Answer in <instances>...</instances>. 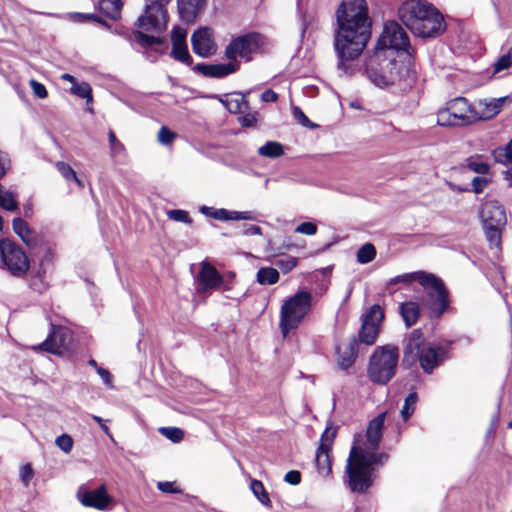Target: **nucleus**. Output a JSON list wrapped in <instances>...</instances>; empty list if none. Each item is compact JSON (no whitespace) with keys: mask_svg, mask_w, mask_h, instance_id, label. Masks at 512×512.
Returning <instances> with one entry per match:
<instances>
[{"mask_svg":"<svg viewBox=\"0 0 512 512\" xmlns=\"http://www.w3.org/2000/svg\"><path fill=\"white\" fill-rule=\"evenodd\" d=\"M335 16L338 68L347 71L346 63L357 59L371 38L372 20L366 0H341Z\"/></svg>","mask_w":512,"mask_h":512,"instance_id":"1","label":"nucleus"},{"mask_svg":"<svg viewBox=\"0 0 512 512\" xmlns=\"http://www.w3.org/2000/svg\"><path fill=\"white\" fill-rule=\"evenodd\" d=\"M385 413L374 417L366 429V444L362 447L354 441L347 459L345 473L346 484L351 492L366 493L374 484L379 466L388 461L389 455L377 452L383 436Z\"/></svg>","mask_w":512,"mask_h":512,"instance_id":"2","label":"nucleus"},{"mask_svg":"<svg viewBox=\"0 0 512 512\" xmlns=\"http://www.w3.org/2000/svg\"><path fill=\"white\" fill-rule=\"evenodd\" d=\"M401 23L416 37L436 38L446 30L442 13L424 0H406L398 8Z\"/></svg>","mask_w":512,"mask_h":512,"instance_id":"3","label":"nucleus"},{"mask_svg":"<svg viewBox=\"0 0 512 512\" xmlns=\"http://www.w3.org/2000/svg\"><path fill=\"white\" fill-rule=\"evenodd\" d=\"M413 282H417L426 293L423 305L429 310L430 317L440 319L444 313L451 309L450 292L444 281L433 273L424 270L404 273L391 278L387 285L391 286L400 283L409 285Z\"/></svg>","mask_w":512,"mask_h":512,"instance_id":"4","label":"nucleus"},{"mask_svg":"<svg viewBox=\"0 0 512 512\" xmlns=\"http://www.w3.org/2000/svg\"><path fill=\"white\" fill-rule=\"evenodd\" d=\"M447 358V350L436 344H427L421 329H414L403 348L401 367L411 369L419 363L425 374H432Z\"/></svg>","mask_w":512,"mask_h":512,"instance_id":"5","label":"nucleus"},{"mask_svg":"<svg viewBox=\"0 0 512 512\" xmlns=\"http://www.w3.org/2000/svg\"><path fill=\"white\" fill-rule=\"evenodd\" d=\"M169 15L167 9L158 3L146 4L144 13L134 22L131 36L143 49H156V46L166 44L164 33L167 30Z\"/></svg>","mask_w":512,"mask_h":512,"instance_id":"6","label":"nucleus"},{"mask_svg":"<svg viewBox=\"0 0 512 512\" xmlns=\"http://www.w3.org/2000/svg\"><path fill=\"white\" fill-rule=\"evenodd\" d=\"M399 363V348L386 344L375 348L369 357L367 377L376 385L388 384L396 375Z\"/></svg>","mask_w":512,"mask_h":512,"instance_id":"7","label":"nucleus"},{"mask_svg":"<svg viewBox=\"0 0 512 512\" xmlns=\"http://www.w3.org/2000/svg\"><path fill=\"white\" fill-rule=\"evenodd\" d=\"M480 220L490 250L502 251V234L507 225L504 206L497 200H486L480 209Z\"/></svg>","mask_w":512,"mask_h":512,"instance_id":"8","label":"nucleus"},{"mask_svg":"<svg viewBox=\"0 0 512 512\" xmlns=\"http://www.w3.org/2000/svg\"><path fill=\"white\" fill-rule=\"evenodd\" d=\"M267 46L268 38L260 32L252 31L232 38L225 47L224 55L231 62H239L238 58L251 62L255 56L263 55Z\"/></svg>","mask_w":512,"mask_h":512,"instance_id":"9","label":"nucleus"},{"mask_svg":"<svg viewBox=\"0 0 512 512\" xmlns=\"http://www.w3.org/2000/svg\"><path fill=\"white\" fill-rule=\"evenodd\" d=\"M311 292L300 290L290 296L282 305L279 326L283 337L299 327L312 308Z\"/></svg>","mask_w":512,"mask_h":512,"instance_id":"10","label":"nucleus"},{"mask_svg":"<svg viewBox=\"0 0 512 512\" xmlns=\"http://www.w3.org/2000/svg\"><path fill=\"white\" fill-rule=\"evenodd\" d=\"M377 59V55H367L365 59L366 75L371 80V82L377 86L384 87L395 85L401 82L405 75L409 72L403 62L385 54V58H383L385 71L383 74H376L373 67L379 65Z\"/></svg>","mask_w":512,"mask_h":512,"instance_id":"11","label":"nucleus"},{"mask_svg":"<svg viewBox=\"0 0 512 512\" xmlns=\"http://www.w3.org/2000/svg\"><path fill=\"white\" fill-rule=\"evenodd\" d=\"M474 123L472 105L464 97H456L446 102L437 113V124L443 127H460Z\"/></svg>","mask_w":512,"mask_h":512,"instance_id":"12","label":"nucleus"},{"mask_svg":"<svg viewBox=\"0 0 512 512\" xmlns=\"http://www.w3.org/2000/svg\"><path fill=\"white\" fill-rule=\"evenodd\" d=\"M0 258L4 268L16 278H23L30 269V261L25 251L10 239L0 240Z\"/></svg>","mask_w":512,"mask_h":512,"instance_id":"13","label":"nucleus"},{"mask_svg":"<svg viewBox=\"0 0 512 512\" xmlns=\"http://www.w3.org/2000/svg\"><path fill=\"white\" fill-rule=\"evenodd\" d=\"M338 427L327 426L322 433L316 450L315 463L318 473L329 476L332 473V448Z\"/></svg>","mask_w":512,"mask_h":512,"instance_id":"14","label":"nucleus"},{"mask_svg":"<svg viewBox=\"0 0 512 512\" xmlns=\"http://www.w3.org/2000/svg\"><path fill=\"white\" fill-rule=\"evenodd\" d=\"M409 48H411L409 37L396 22L384 26L383 33L375 46V49L387 52L389 49L407 51Z\"/></svg>","mask_w":512,"mask_h":512,"instance_id":"15","label":"nucleus"},{"mask_svg":"<svg viewBox=\"0 0 512 512\" xmlns=\"http://www.w3.org/2000/svg\"><path fill=\"white\" fill-rule=\"evenodd\" d=\"M71 338L70 330L62 325H50V331L46 339L31 349L34 352H47L54 355H61L67 347Z\"/></svg>","mask_w":512,"mask_h":512,"instance_id":"16","label":"nucleus"},{"mask_svg":"<svg viewBox=\"0 0 512 512\" xmlns=\"http://www.w3.org/2000/svg\"><path fill=\"white\" fill-rule=\"evenodd\" d=\"M193 52L203 58L213 56L217 51L213 30L209 27H200L191 36Z\"/></svg>","mask_w":512,"mask_h":512,"instance_id":"17","label":"nucleus"},{"mask_svg":"<svg viewBox=\"0 0 512 512\" xmlns=\"http://www.w3.org/2000/svg\"><path fill=\"white\" fill-rule=\"evenodd\" d=\"M187 31L181 27H174L171 31L172 49L170 56L188 67L193 66V58L189 53L187 46Z\"/></svg>","mask_w":512,"mask_h":512,"instance_id":"18","label":"nucleus"},{"mask_svg":"<svg viewBox=\"0 0 512 512\" xmlns=\"http://www.w3.org/2000/svg\"><path fill=\"white\" fill-rule=\"evenodd\" d=\"M77 497L83 506L97 510H105L112 501L104 484L94 490H83L81 488L77 492Z\"/></svg>","mask_w":512,"mask_h":512,"instance_id":"19","label":"nucleus"},{"mask_svg":"<svg viewBox=\"0 0 512 512\" xmlns=\"http://www.w3.org/2000/svg\"><path fill=\"white\" fill-rule=\"evenodd\" d=\"M240 69V62H227L219 64L197 63L192 66V71L206 78L221 79Z\"/></svg>","mask_w":512,"mask_h":512,"instance_id":"20","label":"nucleus"},{"mask_svg":"<svg viewBox=\"0 0 512 512\" xmlns=\"http://www.w3.org/2000/svg\"><path fill=\"white\" fill-rule=\"evenodd\" d=\"M197 280L198 292L205 293L209 290L220 288V286L223 284L224 278L215 266L207 261H203L201 263V268L198 273Z\"/></svg>","mask_w":512,"mask_h":512,"instance_id":"21","label":"nucleus"},{"mask_svg":"<svg viewBox=\"0 0 512 512\" xmlns=\"http://www.w3.org/2000/svg\"><path fill=\"white\" fill-rule=\"evenodd\" d=\"M506 97L498 99H479L472 105V114L474 122L479 120H489L495 117L502 109Z\"/></svg>","mask_w":512,"mask_h":512,"instance_id":"22","label":"nucleus"},{"mask_svg":"<svg viewBox=\"0 0 512 512\" xmlns=\"http://www.w3.org/2000/svg\"><path fill=\"white\" fill-rule=\"evenodd\" d=\"M206 5V0H177L178 13L187 24L194 23Z\"/></svg>","mask_w":512,"mask_h":512,"instance_id":"23","label":"nucleus"},{"mask_svg":"<svg viewBox=\"0 0 512 512\" xmlns=\"http://www.w3.org/2000/svg\"><path fill=\"white\" fill-rule=\"evenodd\" d=\"M359 352L357 337L353 336L347 346L341 350L337 347L338 359L337 363L340 369L347 370L353 366Z\"/></svg>","mask_w":512,"mask_h":512,"instance_id":"24","label":"nucleus"},{"mask_svg":"<svg viewBox=\"0 0 512 512\" xmlns=\"http://www.w3.org/2000/svg\"><path fill=\"white\" fill-rule=\"evenodd\" d=\"M123 5L122 0H98L96 8L110 20L118 21L121 19Z\"/></svg>","mask_w":512,"mask_h":512,"instance_id":"25","label":"nucleus"},{"mask_svg":"<svg viewBox=\"0 0 512 512\" xmlns=\"http://www.w3.org/2000/svg\"><path fill=\"white\" fill-rule=\"evenodd\" d=\"M399 313L406 327H411L419 320L421 308L419 303L416 301H405L400 304Z\"/></svg>","mask_w":512,"mask_h":512,"instance_id":"26","label":"nucleus"},{"mask_svg":"<svg viewBox=\"0 0 512 512\" xmlns=\"http://www.w3.org/2000/svg\"><path fill=\"white\" fill-rule=\"evenodd\" d=\"M29 287L38 294H43L48 290L49 282L46 279L43 260H41L39 267L31 273Z\"/></svg>","mask_w":512,"mask_h":512,"instance_id":"27","label":"nucleus"},{"mask_svg":"<svg viewBox=\"0 0 512 512\" xmlns=\"http://www.w3.org/2000/svg\"><path fill=\"white\" fill-rule=\"evenodd\" d=\"M12 227L15 234H17L27 246L31 247L36 243L35 232L21 217L13 219Z\"/></svg>","mask_w":512,"mask_h":512,"instance_id":"28","label":"nucleus"},{"mask_svg":"<svg viewBox=\"0 0 512 512\" xmlns=\"http://www.w3.org/2000/svg\"><path fill=\"white\" fill-rule=\"evenodd\" d=\"M380 333V327L377 323L362 322L358 332V343L373 345Z\"/></svg>","mask_w":512,"mask_h":512,"instance_id":"29","label":"nucleus"},{"mask_svg":"<svg viewBox=\"0 0 512 512\" xmlns=\"http://www.w3.org/2000/svg\"><path fill=\"white\" fill-rule=\"evenodd\" d=\"M68 17L72 22H75V23L93 22V23H96V24L106 28V29H109L111 27L110 24L105 19H103L102 17H100L94 13L74 12V13H70L68 15Z\"/></svg>","mask_w":512,"mask_h":512,"instance_id":"30","label":"nucleus"},{"mask_svg":"<svg viewBox=\"0 0 512 512\" xmlns=\"http://www.w3.org/2000/svg\"><path fill=\"white\" fill-rule=\"evenodd\" d=\"M280 275L273 267H261L257 271L256 280L261 285H273L279 281Z\"/></svg>","mask_w":512,"mask_h":512,"instance_id":"31","label":"nucleus"},{"mask_svg":"<svg viewBox=\"0 0 512 512\" xmlns=\"http://www.w3.org/2000/svg\"><path fill=\"white\" fill-rule=\"evenodd\" d=\"M492 157L497 163L503 165L512 164V139L505 146L496 147L492 151Z\"/></svg>","mask_w":512,"mask_h":512,"instance_id":"32","label":"nucleus"},{"mask_svg":"<svg viewBox=\"0 0 512 512\" xmlns=\"http://www.w3.org/2000/svg\"><path fill=\"white\" fill-rule=\"evenodd\" d=\"M250 488L254 494V496L266 507L271 508L272 502L270 500L269 494L263 484L262 481L257 479H252L250 482Z\"/></svg>","mask_w":512,"mask_h":512,"instance_id":"33","label":"nucleus"},{"mask_svg":"<svg viewBox=\"0 0 512 512\" xmlns=\"http://www.w3.org/2000/svg\"><path fill=\"white\" fill-rule=\"evenodd\" d=\"M258 153L264 157L277 158L284 154V149L281 143L268 141L258 149Z\"/></svg>","mask_w":512,"mask_h":512,"instance_id":"34","label":"nucleus"},{"mask_svg":"<svg viewBox=\"0 0 512 512\" xmlns=\"http://www.w3.org/2000/svg\"><path fill=\"white\" fill-rule=\"evenodd\" d=\"M239 98L232 99L231 101H223L227 110L233 114H242L249 110L250 105L244 95L239 94Z\"/></svg>","mask_w":512,"mask_h":512,"instance_id":"35","label":"nucleus"},{"mask_svg":"<svg viewBox=\"0 0 512 512\" xmlns=\"http://www.w3.org/2000/svg\"><path fill=\"white\" fill-rule=\"evenodd\" d=\"M483 155H473L467 158V167L469 170L480 174V175H486L489 173L490 166L482 161Z\"/></svg>","mask_w":512,"mask_h":512,"instance_id":"36","label":"nucleus"},{"mask_svg":"<svg viewBox=\"0 0 512 512\" xmlns=\"http://www.w3.org/2000/svg\"><path fill=\"white\" fill-rule=\"evenodd\" d=\"M418 401V394L416 391H411L404 400V404L400 411L401 417L407 421L414 413Z\"/></svg>","mask_w":512,"mask_h":512,"instance_id":"37","label":"nucleus"},{"mask_svg":"<svg viewBox=\"0 0 512 512\" xmlns=\"http://www.w3.org/2000/svg\"><path fill=\"white\" fill-rule=\"evenodd\" d=\"M384 310L378 304L372 305L362 316V322L377 323L379 327L384 320Z\"/></svg>","mask_w":512,"mask_h":512,"instance_id":"38","label":"nucleus"},{"mask_svg":"<svg viewBox=\"0 0 512 512\" xmlns=\"http://www.w3.org/2000/svg\"><path fill=\"white\" fill-rule=\"evenodd\" d=\"M377 255L375 246L372 243H366L360 247L357 252V261L361 264L372 262Z\"/></svg>","mask_w":512,"mask_h":512,"instance_id":"39","label":"nucleus"},{"mask_svg":"<svg viewBox=\"0 0 512 512\" xmlns=\"http://www.w3.org/2000/svg\"><path fill=\"white\" fill-rule=\"evenodd\" d=\"M71 92L82 99H86L87 103L93 101L92 88L87 82L74 83Z\"/></svg>","mask_w":512,"mask_h":512,"instance_id":"40","label":"nucleus"},{"mask_svg":"<svg viewBox=\"0 0 512 512\" xmlns=\"http://www.w3.org/2000/svg\"><path fill=\"white\" fill-rule=\"evenodd\" d=\"M0 207L8 210L14 211L18 209V203L14 197V195L9 191H4L2 185L0 184Z\"/></svg>","mask_w":512,"mask_h":512,"instance_id":"41","label":"nucleus"},{"mask_svg":"<svg viewBox=\"0 0 512 512\" xmlns=\"http://www.w3.org/2000/svg\"><path fill=\"white\" fill-rule=\"evenodd\" d=\"M201 213L216 220L227 221L231 218V211L224 208L215 209L212 207L203 206L200 209Z\"/></svg>","mask_w":512,"mask_h":512,"instance_id":"42","label":"nucleus"},{"mask_svg":"<svg viewBox=\"0 0 512 512\" xmlns=\"http://www.w3.org/2000/svg\"><path fill=\"white\" fill-rule=\"evenodd\" d=\"M292 114L295 120L301 124L303 127L308 129H315L318 128L319 125L312 122L306 114L303 112V110L299 106H293L292 107Z\"/></svg>","mask_w":512,"mask_h":512,"instance_id":"43","label":"nucleus"},{"mask_svg":"<svg viewBox=\"0 0 512 512\" xmlns=\"http://www.w3.org/2000/svg\"><path fill=\"white\" fill-rule=\"evenodd\" d=\"M167 217L173 221L191 225L193 223L189 213L181 209H172L167 211Z\"/></svg>","mask_w":512,"mask_h":512,"instance_id":"44","label":"nucleus"},{"mask_svg":"<svg viewBox=\"0 0 512 512\" xmlns=\"http://www.w3.org/2000/svg\"><path fill=\"white\" fill-rule=\"evenodd\" d=\"M258 115L259 113L257 111L254 112H244L241 114V116L238 117V122L242 127L245 128H255L258 122Z\"/></svg>","mask_w":512,"mask_h":512,"instance_id":"45","label":"nucleus"},{"mask_svg":"<svg viewBox=\"0 0 512 512\" xmlns=\"http://www.w3.org/2000/svg\"><path fill=\"white\" fill-rule=\"evenodd\" d=\"M298 264V259L294 256H288L283 259H278L275 262V265L282 271V273L287 274L292 271Z\"/></svg>","mask_w":512,"mask_h":512,"instance_id":"46","label":"nucleus"},{"mask_svg":"<svg viewBox=\"0 0 512 512\" xmlns=\"http://www.w3.org/2000/svg\"><path fill=\"white\" fill-rule=\"evenodd\" d=\"M177 138V134L166 126H162L158 131L157 139L162 145H171Z\"/></svg>","mask_w":512,"mask_h":512,"instance_id":"47","label":"nucleus"},{"mask_svg":"<svg viewBox=\"0 0 512 512\" xmlns=\"http://www.w3.org/2000/svg\"><path fill=\"white\" fill-rule=\"evenodd\" d=\"M161 433L174 443H178L184 438L183 430L177 427L162 428Z\"/></svg>","mask_w":512,"mask_h":512,"instance_id":"48","label":"nucleus"},{"mask_svg":"<svg viewBox=\"0 0 512 512\" xmlns=\"http://www.w3.org/2000/svg\"><path fill=\"white\" fill-rule=\"evenodd\" d=\"M56 169L61 174V176L67 180L70 181L71 178H75V170L70 166V164L64 162V161H58L56 163Z\"/></svg>","mask_w":512,"mask_h":512,"instance_id":"49","label":"nucleus"},{"mask_svg":"<svg viewBox=\"0 0 512 512\" xmlns=\"http://www.w3.org/2000/svg\"><path fill=\"white\" fill-rule=\"evenodd\" d=\"M109 146L114 154H120L125 151L124 145L117 139L115 132L112 129L108 131Z\"/></svg>","mask_w":512,"mask_h":512,"instance_id":"50","label":"nucleus"},{"mask_svg":"<svg viewBox=\"0 0 512 512\" xmlns=\"http://www.w3.org/2000/svg\"><path fill=\"white\" fill-rule=\"evenodd\" d=\"M56 445L65 453H69L73 448V439L68 434H62L56 438Z\"/></svg>","mask_w":512,"mask_h":512,"instance_id":"51","label":"nucleus"},{"mask_svg":"<svg viewBox=\"0 0 512 512\" xmlns=\"http://www.w3.org/2000/svg\"><path fill=\"white\" fill-rule=\"evenodd\" d=\"M318 231L317 225L313 222H302L295 228L296 233L305 234L308 236L315 235Z\"/></svg>","mask_w":512,"mask_h":512,"instance_id":"52","label":"nucleus"},{"mask_svg":"<svg viewBox=\"0 0 512 512\" xmlns=\"http://www.w3.org/2000/svg\"><path fill=\"white\" fill-rule=\"evenodd\" d=\"M491 180L485 177H474L472 180V191L475 194L483 192L484 188L490 184Z\"/></svg>","mask_w":512,"mask_h":512,"instance_id":"53","label":"nucleus"},{"mask_svg":"<svg viewBox=\"0 0 512 512\" xmlns=\"http://www.w3.org/2000/svg\"><path fill=\"white\" fill-rule=\"evenodd\" d=\"M512 66V56L508 53L502 55L494 64V71L500 72Z\"/></svg>","mask_w":512,"mask_h":512,"instance_id":"54","label":"nucleus"},{"mask_svg":"<svg viewBox=\"0 0 512 512\" xmlns=\"http://www.w3.org/2000/svg\"><path fill=\"white\" fill-rule=\"evenodd\" d=\"M34 477V470L30 463H26L20 469V478L25 486H28L32 478Z\"/></svg>","mask_w":512,"mask_h":512,"instance_id":"55","label":"nucleus"},{"mask_svg":"<svg viewBox=\"0 0 512 512\" xmlns=\"http://www.w3.org/2000/svg\"><path fill=\"white\" fill-rule=\"evenodd\" d=\"M30 87L32 88L33 90V93L38 97V98H41V99H44L48 96V91L46 89V87L36 81V80H31L30 81Z\"/></svg>","mask_w":512,"mask_h":512,"instance_id":"56","label":"nucleus"},{"mask_svg":"<svg viewBox=\"0 0 512 512\" xmlns=\"http://www.w3.org/2000/svg\"><path fill=\"white\" fill-rule=\"evenodd\" d=\"M157 488L163 493H181V489L175 487L174 483L169 481L158 482Z\"/></svg>","mask_w":512,"mask_h":512,"instance_id":"57","label":"nucleus"},{"mask_svg":"<svg viewBox=\"0 0 512 512\" xmlns=\"http://www.w3.org/2000/svg\"><path fill=\"white\" fill-rule=\"evenodd\" d=\"M385 54H387V51H380L375 48L373 50V53L371 54V55H377V58H378L377 62H379V65H376V67H373L374 72H376V74H383V72L385 71L384 61H383V58H385Z\"/></svg>","mask_w":512,"mask_h":512,"instance_id":"58","label":"nucleus"},{"mask_svg":"<svg viewBox=\"0 0 512 512\" xmlns=\"http://www.w3.org/2000/svg\"><path fill=\"white\" fill-rule=\"evenodd\" d=\"M284 480L291 485H298L301 482V473L298 470H290L285 474Z\"/></svg>","mask_w":512,"mask_h":512,"instance_id":"59","label":"nucleus"},{"mask_svg":"<svg viewBox=\"0 0 512 512\" xmlns=\"http://www.w3.org/2000/svg\"><path fill=\"white\" fill-rule=\"evenodd\" d=\"M243 235H245V236L262 235V229L258 225L244 224L243 225Z\"/></svg>","mask_w":512,"mask_h":512,"instance_id":"60","label":"nucleus"},{"mask_svg":"<svg viewBox=\"0 0 512 512\" xmlns=\"http://www.w3.org/2000/svg\"><path fill=\"white\" fill-rule=\"evenodd\" d=\"M252 212L250 211H231V218L230 220H252Z\"/></svg>","mask_w":512,"mask_h":512,"instance_id":"61","label":"nucleus"},{"mask_svg":"<svg viewBox=\"0 0 512 512\" xmlns=\"http://www.w3.org/2000/svg\"><path fill=\"white\" fill-rule=\"evenodd\" d=\"M278 99V94L272 89H266L261 94V100L263 102H275Z\"/></svg>","mask_w":512,"mask_h":512,"instance_id":"62","label":"nucleus"},{"mask_svg":"<svg viewBox=\"0 0 512 512\" xmlns=\"http://www.w3.org/2000/svg\"><path fill=\"white\" fill-rule=\"evenodd\" d=\"M92 419L100 426L101 430L110 438H112V434L110 432L109 427L106 425L105 420L97 415H92Z\"/></svg>","mask_w":512,"mask_h":512,"instance_id":"63","label":"nucleus"},{"mask_svg":"<svg viewBox=\"0 0 512 512\" xmlns=\"http://www.w3.org/2000/svg\"><path fill=\"white\" fill-rule=\"evenodd\" d=\"M97 373L102 377L105 383L109 384L111 382L112 375L107 369L99 367L97 368Z\"/></svg>","mask_w":512,"mask_h":512,"instance_id":"64","label":"nucleus"}]
</instances>
